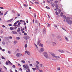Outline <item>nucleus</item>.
<instances>
[{
	"label": "nucleus",
	"mask_w": 72,
	"mask_h": 72,
	"mask_svg": "<svg viewBox=\"0 0 72 72\" xmlns=\"http://www.w3.org/2000/svg\"><path fill=\"white\" fill-rule=\"evenodd\" d=\"M35 4H39V3L38 2L36 1L35 2Z\"/></svg>",
	"instance_id": "393cba45"
},
{
	"label": "nucleus",
	"mask_w": 72,
	"mask_h": 72,
	"mask_svg": "<svg viewBox=\"0 0 72 72\" xmlns=\"http://www.w3.org/2000/svg\"><path fill=\"white\" fill-rule=\"evenodd\" d=\"M15 65H13L12 66V67L14 68H15Z\"/></svg>",
	"instance_id": "de8ad7c7"
},
{
	"label": "nucleus",
	"mask_w": 72,
	"mask_h": 72,
	"mask_svg": "<svg viewBox=\"0 0 72 72\" xmlns=\"http://www.w3.org/2000/svg\"><path fill=\"white\" fill-rule=\"evenodd\" d=\"M8 25L10 26H12V24H9Z\"/></svg>",
	"instance_id": "bf43d9fd"
},
{
	"label": "nucleus",
	"mask_w": 72,
	"mask_h": 72,
	"mask_svg": "<svg viewBox=\"0 0 72 72\" xmlns=\"http://www.w3.org/2000/svg\"><path fill=\"white\" fill-rule=\"evenodd\" d=\"M17 42H18L17 40H16L14 41V43L15 44H16V43H17Z\"/></svg>",
	"instance_id": "f704fd0d"
},
{
	"label": "nucleus",
	"mask_w": 72,
	"mask_h": 72,
	"mask_svg": "<svg viewBox=\"0 0 72 72\" xmlns=\"http://www.w3.org/2000/svg\"><path fill=\"white\" fill-rule=\"evenodd\" d=\"M32 69L33 71H36V68H33Z\"/></svg>",
	"instance_id": "c9c22d12"
},
{
	"label": "nucleus",
	"mask_w": 72,
	"mask_h": 72,
	"mask_svg": "<svg viewBox=\"0 0 72 72\" xmlns=\"http://www.w3.org/2000/svg\"><path fill=\"white\" fill-rule=\"evenodd\" d=\"M7 39H12V38H13V37H12L10 36V37H7Z\"/></svg>",
	"instance_id": "412c9836"
},
{
	"label": "nucleus",
	"mask_w": 72,
	"mask_h": 72,
	"mask_svg": "<svg viewBox=\"0 0 72 72\" xmlns=\"http://www.w3.org/2000/svg\"><path fill=\"white\" fill-rule=\"evenodd\" d=\"M20 26V25H17V27H19Z\"/></svg>",
	"instance_id": "774afa93"
},
{
	"label": "nucleus",
	"mask_w": 72,
	"mask_h": 72,
	"mask_svg": "<svg viewBox=\"0 0 72 72\" xmlns=\"http://www.w3.org/2000/svg\"><path fill=\"white\" fill-rule=\"evenodd\" d=\"M18 17H20V14H17Z\"/></svg>",
	"instance_id": "49530a36"
},
{
	"label": "nucleus",
	"mask_w": 72,
	"mask_h": 72,
	"mask_svg": "<svg viewBox=\"0 0 72 72\" xmlns=\"http://www.w3.org/2000/svg\"><path fill=\"white\" fill-rule=\"evenodd\" d=\"M56 14L57 15H58V13L57 12V11L55 12Z\"/></svg>",
	"instance_id": "aec40b11"
},
{
	"label": "nucleus",
	"mask_w": 72,
	"mask_h": 72,
	"mask_svg": "<svg viewBox=\"0 0 72 72\" xmlns=\"http://www.w3.org/2000/svg\"><path fill=\"white\" fill-rule=\"evenodd\" d=\"M51 54L53 56V57H56V56H55V54H54V53H51Z\"/></svg>",
	"instance_id": "1a4fd4ad"
},
{
	"label": "nucleus",
	"mask_w": 72,
	"mask_h": 72,
	"mask_svg": "<svg viewBox=\"0 0 72 72\" xmlns=\"http://www.w3.org/2000/svg\"><path fill=\"white\" fill-rule=\"evenodd\" d=\"M20 31H21V30H17V32H19Z\"/></svg>",
	"instance_id": "3c124183"
},
{
	"label": "nucleus",
	"mask_w": 72,
	"mask_h": 72,
	"mask_svg": "<svg viewBox=\"0 0 72 72\" xmlns=\"http://www.w3.org/2000/svg\"><path fill=\"white\" fill-rule=\"evenodd\" d=\"M0 9H4V8H3V7H0Z\"/></svg>",
	"instance_id": "c03bdc74"
},
{
	"label": "nucleus",
	"mask_w": 72,
	"mask_h": 72,
	"mask_svg": "<svg viewBox=\"0 0 72 72\" xmlns=\"http://www.w3.org/2000/svg\"><path fill=\"white\" fill-rule=\"evenodd\" d=\"M21 62L22 63H25V61H24V60H23L21 61Z\"/></svg>",
	"instance_id": "79ce46f5"
},
{
	"label": "nucleus",
	"mask_w": 72,
	"mask_h": 72,
	"mask_svg": "<svg viewBox=\"0 0 72 72\" xmlns=\"http://www.w3.org/2000/svg\"><path fill=\"white\" fill-rule=\"evenodd\" d=\"M55 7H57V8H58V4H56L55 5Z\"/></svg>",
	"instance_id": "ea45409f"
},
{
	"label": "nucleus",
	"mask_w": 72,
	"mask_h": 72,
	"mask_svg": "<svg viewBox=\"0 0 72 72\" xmlns=\"http://www.w3.org/2000/svg\"><path fill=\"white\" fill-rule=\"evenodd\" d=\"M55 58H59V57L58 56H56Z\"/></svg>",
	"instance_id": "37998d69"
},
{
	"label": "nucleus",
	"mask_w": 72,
	"mask_h": 72,
	"mask_svg": "<svg viewBox=\"0 0 72 72\" xmlns=\"http://www.w3.org/2000/svg\"><path fill=\"white\" fill-rule=\"evenodd\" d=\"M36 68H37V69H39V66H37V65H36Z\"/></svg>",
	"instance_id": "473e14b6"
},
{
	"label": "nucleus",
	"mask_w": 72,
	"mask_h": 72,
	"mask_svg": "<svg viewBox=\"0 0 72 72\" xmlns=\"http://www.w3.org/2000/svg\"><path fill=\"white\" fill-rule=\"evenodd\" d=\"M12 33L13 34H17V32H15L14 31H13L12 32Z\"/></svg>",
	"instance_id": "6e6552de"
},
{
	"label": "nucleus",
	"mask_w": 72,
	"mask_h": 72,
	"mask_svg": "<svg viewBox=\"0 0 72 72\" xmlns=\"http://www.w3.org/2000/svg\"><path fill=\"white\" fill-rule=\"evenodd\" d=\"M40 67H42V64H40Z\"/></svg>",
	"instance_id": "72a5a7b5"
},
{
	"label": "nucleus",
	"mask_w": 72,
	"mask_h": 72,
	"mask_svg": "<svg viewBox=\"0 0 72 72\" xmlns=\"http://www.w3.org/2000/svg\"><path fill=\"white\" fill-rule=\"evenodd\" d=\"M24 6H25V7H27V6H28V5H27V4H23Z\"/></svg>",
	"instance_id": "a211bd4d"
},
{
	"label": "nucleus",
	"mask_w": 72,
	"mask_h": 72,
	"mask_svg": "<svg viewBox=\"0 0 72 72\" xmlns=\"http://www.w3.org/2000/svg\"><path fill=\"white\" fill-rule=\"evenodd\" d=\"M54 27H55V28H57V25L55 24H54Z\"/></svg>",
	"instance_id": "2f4dec72"
},
{
	"label": "nucleus",
	"mask_w": 72,
	"mask_h": 72,
	"mask_svg": "<svg viewBox=\"0 0 72 72\" xmlns=\"http://www.w3.org/2000/svg\"><path fill=\"white\" fill-rule=\"evenodd\" d=\"M36 63H39V61H36Z\"/></svg>",
	"instance_id": "4d7b16f0"
},
{
	"label": "nucleus",
	"mask_w": 72,
	"mask_h": 72,
	"mask_svg": "<svg viewBox=\"0 0 72 72\" xmlns=\"http://www.w3.org/2000/svg\"><path fill=\"white\" fill-rule=\"evenodd\" d=\"M19 71H22V68H20L19 69Z\"/></svg>",
	"instance_id": "6e6d98bb"
},
{
	"label": "nucleus",
	"mask_w": 72,
	"mask_h": 72,
	"mask_svg": "<svg viewBox=\"0 0 72 72\" xmlns=\"http://www.w3.org/2000/svg\"><path fill=\"white\" fill-rule=\"evenodd\" d=\"M57 69L58 71H60V68H57Z\"/></svg>",
	"instance_id": "864d4df0"
},
{
	"label": "nucleus",
	"mask_w": 72,
	"mask_h": 72,
	"mask_svg": "<svg viewBox=\"0 0 72 72\" xmlns=\"http://www.w3.org/2000/svg\"><path fill=\"white\" fill-rule=\"evenodd\" d=\"M13 26H14V27H16V26H17V24H14L13 25Z\"/></svg>",
	"instance_id": "8fccbe9b"
},
{
	"label": "nucleus",
	"mask_w": 72,
	"mask_h": 72,
	"mask_svg": "<svg viewBox=\"0 0 72 72\" xmlns=\"http://www.w3.org/2000/svg\"><path fill=\"white\" fill-rule=\"evenodd\" d=\"M27 47V44H26L25 45V48H26Z\"/></svg>",
	"instance_id": "cd10ccee"
},
{
	"label": "nucleus",
	"mask_w": 72,
	"mask_h": 72,
	"mask_svg": "<svg viewBox=\"0 0 72 72\" xmlns=\"http://www.w3.org/2000/svg\"><path fill=\"white\" fill-rule=\"evenodd\" d=\"M7 13H8V11H6V12H5V13H4V15H6V14Z\"/></svg>",
	"instance_id": "c756f323"
},
{
	"label": "nucleus",
	"mask_w": 72,
	"mask_h": 72,
	"mask_svg": "<svg viewBox=\"0 0 72 72\" xmlns=\"http://www.w3.org/2000/svg\"><path fill=\"white\" fill-rule=\"evenodd\" d=\"M26 36L27 37V38L28 39H30V37L28 36L27 35Z\"/></svg>",
	"instance_id": "603ef678"
},
{
	"label": "nucleus",
	"mask_w": 72,
	"mask_h": 72,
	"mask_svg": "<svg viewBox=\"0 0 72 72\" xmlns=\"http://www.w3.org/2000/svg\"><path fill=\"white\" fill-rule=\"evenodd\" d=\"M10 30H14V27H11L10 28Z\"/></svg>",
	"instance_id": "4468645a"
},
{
	"label": "nucleus",
	"mask_w": 72,
	"mask_h": 72,
	"mask_svg": "<svg viewBox=\"0 0 72 72\" xmlns=\"http://www.w3.org/2000/svg\"><path fill=\"white\" fill-rule=\"evenodd\" d=\"M2 27H3V28H4V27H5V26L4 25H2Z\"/></svg>",
	"instance_id": "680f3d73"
},
{
	"label": "nucleus",
	"mask_w": 72,
	"mask_h": 72,
	"mask_svg": "<svg viewBox=\"0 0 72 72\" xmlns=\"http://www.w3.org/2000/svg\"><path fill=\"white\" fill-rule=\"evenodd\" d=\"M20 22H23V20H20Z\"/></svg>",
	"instance_id": "338daca9"
},
{
	"label": "nucleus",
	"mask_w": 72,
	"mask_h": 72,
	"mask_svg": "<svg viewBox=\"0 0 72 72\" xmlns=\"http://www.w3.org/2000/svg\"><path fill=\"white\" fill-rule=\"evenodd\" d=\"M58 1H55V4H57V3H58Z\"/></svg>",
	"instance_id": "09e8293b"
},
{
	"label": "nucleus",
	"mask_w": 72,
	"mask_h": 72,
	"mask_svg": "<svg viewBox=\"0 0 72 72\" xmlns=\"http://www.w3.org/2000/svg\"><path fill=\"white\" fill-rule=\"evenodd\" d=\"M39 46H41V47H43V44H42L41 43H40L39 44Z\"/></svg>",
	"instance_id": "9d476101"
},
{
	"label": "nucleus",
	"mask_w": 72,
	"mask_h": 72,
	"mask_svg": "<svg viewBox=\"0 0 72 72\" xmlns=\"http://www.w3.org/2000/svg\"><path fill=\"white\" fill-rule=\"evenodd\" d=\"M24 35H27V34L26 33H24Z\"/></svg>",
	"instance_id": "e2e57ef3"
},
{
	"label": "nucleus",
	"mask_w": 72,
	"mask_h": 72,
	"mask_svg": "<svg viewBox=\"0 0 72 72\" xmlns=\"http://www.w3.org/2000/svg\"><path fill=\"white\" fill-rule=\"evenodd\" d=\"M63 17L64 18V19H66V18H67V17H66V16L64 15H63Z\"/></svg>",
	"instance_id": "2eb2a0df"
},
{
	"label": "nucleus",
	"mask_w": 72,
	"mask_h": 72,
	"mask_svg": "<svg viewBox=\"0 0 72 72\" xmlns=\"http://www.w3.org/2000/svg\"><path fill=\"white\" fill-rule=\"evenodd\" d=\"M21 24V23L20 22H19L18 23V25H19L20 24Z\"/></svg>",
	"instance_id": "5fc2aeb1"
},
{
	"label": "nucleus",
	"mask_w": 72,
	"mask_h": 72,
	"mask_svg": "<svg viewBox=\"0 0 72 72\" xmlns=\"http://www.w3.org/2000/svg\"><path fill=\"white\" fill-rule=\"evenodd\" d=\"M26 69H27V68H29V66L28 65H26Z\"/></svg>",
	"instance_id": "6ab92c4d"
},
{
	"label": "nucleus",
	"mask_w": 72,
	"mask_h": 72,
	"mask_svg": "<svg viewBox=\"0 0 72 72\" xmlns=\"http://www.w3.org/2000/svg\"><path fill=\"white\" fill-rule=\"evenodd\" d=\"M13 18L12 19H11L10 20H9L8 21V22H12L13 21Z\"/></svg>",
	"instance_id": "f8f14e48"
},
{
	"label": "nucleus",
	"mask_w": 72,
	"mask_h": 72,
	"mask_svg": "<svg viewBox=\"0 0 72 72\" xmlns=\"http://www.w3.org/2000/svg\"><path fill=\"white\" fill-rule=\"evenodd\" d=\"M24 38H25V40H27V39H28L27 36H25Z\"/></svg>",
	"instance_id": "b1692460"
},
{
	"label": "nucleus",
	"mask_w": 72,
	"mask_h": 72,
	"mask_svg": "<svg viewBox=\"0 0 72 72\" xmlns=\"http://www.w3.org/2000/svg\"><path fill=\"white\" fill-rule=\"evenodd\" d=\"M25 32H24V31H22V33H24Z\"/></svg>",
	"instance_id": "052dcab7"
},
{
	"label": "nucleus",
	"mask_w": 72,
	"mask_h": 72,
	"mask_svg": "<svg viewBox=\"0 0 72 72\" xmlns=\"http://www.w3.org/2000/svg\"><path fill=\"white\" fill-rule=\"evenodd\" d=\"M41 42V40H39L38 41L37 43V45H38L39 44H40V42Z\"/></svg>",
	"instance_id": "0eeeda50"
},
{
	"label": "nucleus",
	"mask_w": 72,
	"mask_h": 72,
	"mask_svg": "<svg viewBox=\"0 0 72 72\" xmlns=\"http://www.w3.org/2000/svg\"><path fill=\"white\" fill-rule=\"evenodd\" d=\"M46 29L45 28L43 29V33L44 34H46Z\"/></svg>",
	"instance_id": "39448f33"
},
{
	"label": "nucleus",
	"mask_w": 72,
	"mask_h": 72,
	"mask_svg": "<svg viewBox=\"0 0 72 72\" xmlns=\"http://www.w3.org/2000/svg\"><path fill=\"white\" fill-rule=\"evenodd\" d=\"M53 45H56V43L55 42H53Z\"/></svg>",
	"instance_id": "e433bc0d"
},
{
	"label": "nucleus",
	"mask_w": 72,
	"mask_h": 72,
	"mask_svg": "<svg viewBox=\"0 0 72 72\" xmlns=\"http://www.w3.org/2000/svg\"><path fill=\"white\" fill-rule=\"evenodd\" d=\"M47 2H48V3L49 4L50 3V0H47Z\"/></svg>",
	"instance_id": "a878e982"
},
{
	"label": "nucleus",
	"mask_w": 72,
	"mask_h": 72,
	"mask_svg": "<svg viewBox=\"0 0 72 72\" xmlns=\"http://www.w3.org/2000/svg\"><path fill=\"white\" fill-rule=\"evenodd\" d=\"M5 63H11V62H10V61H9V60H8V62L6 61Z\"/></svg>",
	"instance_id": "ddd939ff"
},
{
	"label": "nucleus",
	"mask_w": 72,
	"mask_h": 72,
	"mask_svg": "<svg viewBox=\"0 0 72 72\" xmlns=\"http://www.w3.org/2000/svg\"><path fill=\"white\" fill-rule=\"evenodd\" d=\"M48 25L47 26V27H50V25L48 23Z\"/></svg>",
	"instance_id": "4be33fe9"
},
{
	"label": "nucleus",
	"mask_w": 72,
	"mask_h": 72,
	"mask_svg": "<svg viewBox=\"0 0 72 72\" xmlns=\"http://www.w3.org/2000/svg\"><path fill=\"white\" fill-rule=\"evenodd\" d=\"M65 39L67 41H68V38L67 37H65Z\"/></svg>",
	"instance_id": "5701e85b"
},
{
	"label": "nucleus",
	"mask_w": 72,
	"mask_h": 72,
	"mask_svg": "<svg viewBox=\"0 0 72 72\" xmlns=\"http://www.w3.org/2000/svg\"><path fill=\"white\" fill-rule=\"evenodd\" d=\"M8 53H9V54H10V51H8Z\"/></svg>",
	"instance_id": "0e129e2a"
},
{
	"label": "nucleus",
	"mask_w": 72,
	"mask_h": 72,
	"mask_svg": "<svg viewBox=\"0 0 72 72\" xmlns=\"http://www.w3.org/2000/svg\"><path fill=\"white\" fill-rule=\"evenodd\" d=\"M2 44L3 45H5V42H3Z\"/></svg>",
	"instance_id": "bb28decb"
},
{
	"label": "nucleus",
	"mask_w": 72,
	"mask_h": 72,
	"mask_svg": "<svg viewBox=\"0 0 72 72\" xmlns=\"http://www.w3.org/2000/svg\"><path fill=\"white\" fill-rule=\"evenodd\" d=\"M24 28H23L21 30V31H24Z\"/></svg>",
	"instance_id": "69168bd1"
},
{
	"label": "nucleus",
	"mask_w": 72,
	"mask_h": 72,
	"mask_svg": "<svg viewBox=\"0 0 72 72\" xmlns=\"http://www.w3.org/2000/svg\"><path fill=\"white\" fill-rule=\"evenodd\" d=\"M38 22V21L37 20H35V23H37Z\"/></svg>",
	"instance_id": "a18cd8bd"
},
{
	"label": "nucleus",
	"mask_w": 72,
	"mask_h": 72,
	"mask_svg": "<svg viewBox=\"0 0 72 72\" xmlns=\"http://www.w3.org/2000/svg\"><path fill=\"white\" fill-rule=\"evenodd\" d=\"M43 54L45 57L46 58H48V53L46 52H44L43 53Z\"/></svg>",
	"instance_id": "f03ea898"
},
{
	"label": "nucleus",
	"mask_w": 72,
	"mask_h": 72,
	"mask_svg": "<svg viewBox=\"0 0 72 72\" xmlns=\"http://www.w3.org/2000/svg\"><path fill=\"white\" fill-rule=\"evenodd\" d=\"M1 58L2 59H5V58H4V57L3 56H2L1 57Z\"/></svg>",
	"instance_id": "7c9ffc66"
},
{
	"label": "nucleus",
	"mask_w": 72,
	"mask_h": 72,
	"mask_svg": "<svg viewBox=\"0 0 72 72\" xmlns=\"http://www.w3.org/2000/svg\"><path fill=\"white\" fill-rule=\"evenodd\" d=\"M16 55L17 57H21L22 55L21 53H17Z\"/></svg>",
	"instance_id": "20e7f679"
},
{
	"label": "nucleus",
	"mask_w": 72,
	"mask_h": 72,
	"mask_svg": "<svg viewBox=\"0 0 72 72\" xmlns=\"http://www.w3.org/2000/svg\"><path fill=\"white\" fill-rule=\"evenodd\" d=\"M38 30V28H36L35 30V31H37V30Z\"/></svg>",
	"instance_id": "4c0bfd02"
},
{
	"label": "nucleus",
	"mask_w": 72,
	"mask_h": 72,
	"mask_svg": "<svg viewBox=\"0 0 72 72\" xmlns=\"http://www.w3.org/2000/svg\"><path fill=\"white\" fill-rule=\"evenodd\" d=\"M66 21L67 23H68V24H72V21L70 20V18L69 17H67Z\"/></svg>",
	"instance_id": "f257e3e1"
},
{
	"label": "nucleus",
	"mask_w": 72,
	"mask_h": 72,
	"mask_svg": "<svg viewBox=\"0 0 72 72\" xmlns=\"http://www.w3.org/2000/svg\"><path fill=\"white\" fill-rule=\"evenodd\" d=\"M58 50V51H59L61 53H64V51L62 50Z\"/></svg>",
	"instance_id": "9b49d317"
},
{
	"label": "nucleus",
	"mask_w": 72,
	"mask_h": 72,
	"mask_svg": "<svg viewBox=\"0 0 72 72\" xmlns=\"http://www.w3.org/2000/svg\"><path fill=\"white\" fill-rule=\"evenodd\" d=\"M43 51H44V48H42L39 50V52H40V53H42Z\"/></svg>",
	"instance_id": "7ed1b4c3"
},
{
	"label": "nucleus",
	"mask_w": 72,
	"mask_h": 72,
	"mask_svg": "<svg viewBox=\"0 0 72 72\" xmlns=\"http://www.w3.org/2000/svg\"><path fill=\"white\" fill-rule=\"evenodd\" d=\"M34 18L36 17V14L35 13H34Z\"/></svg>",
	"instance_id": "dca6fc26"
},
{
	"label": "nucleus",
	"mask_w": 72,
	"mask_h": 72,
	"mask_svg": "<svg viewBox=\"0 0 72 72\" xmlns=\"http://www.w3.org/2000/svg\"><path fill=\"white\" fill-rule=\"evenodd\" d=\"M63 13L61 12L60 14L61 17H63Z\"/></svg>",
	"instance_id": "f3484780"
},
{
	"label": "nucleus",
	"mask_w": 72,
	"mask_h": 72,
	"mask_svg": "<svg viewBox=\"0 0 72 72\" xmlns=\"http://www.w3.org/2000/svg\"><path fill=\"white\" fill-rule=\"evenodd\" d=\"M25 53H27L28 55H30V52L29 51H25Z\"/></svg>",
	"instance_id": "423d86ee"
},
{
	"label": "nucleus",
	"mask_w": 72,
	"mask_h": 72,
	"mask_svg": "<svg viewBox=\"0 0 72 72\" xmlns=\"http://www.w3.org/2000/svg\"><path fill=\"white\" fill-rule=\"evenodd\" d=\"M34 45L35 46H36V47L37 48H38V47H37V45L36 44H35Z\"/></svg>",
	"instance_id": "a19ab883"
},
{
	"label": "nucleus",
	"mask_w": 72,
	"mask_h": 72,
	"mask_svg": "<svg viewBox=\"0 0 72 72\" xmlns=\"http://www.w3.org/2000/svg\"><path fill=\"white\" fill-rule=\"evenodd\" d=\"M23 67L24 68H26V65H23Z\"/></svg>",
	"instance_id": "c85d7f7f"
},
{
	"label": "nucleus",
	"mask_w": 72,
	"mask_h": 72,
	"mask_svg": "<svg viewBox=\"0 0 72 72\" xmlns=\"http://www.w3.org/2000/svg\"><path fill=\"white\" fill-rule=\"evenodd\" d=\"M3 12H2V13H1L0 14V15H1H1H3Z\"/></svg>",
	"instance_id": "13d9d810"
},
{
	"label": "nucleus",
	"mask_w": 72,
	"mask_h": 72,
	"mask_svg": "<svg viewBox=\"0 0 72 72\" xmlns=\"http://www.w3.org/2000/svg\"><path fill=\"white\" fill-rule=\"evenodd\" d=\"M39 71L40 72H43V71H42V70L40 69L39 70Z\"/></svg>",
	"instance_id": "58836bf2"
}]
</instances>
